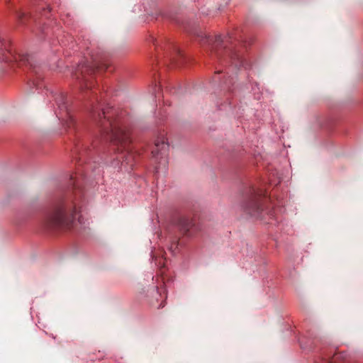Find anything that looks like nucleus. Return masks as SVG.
Here are the masks:
<instances>
[{
  "instance_id": "f257e3e1",
  "label": "nucleus",
  "mask_w": 363,
  "mask_h": 363,
  "mask_svg": "<svg viewBox=\"0 0 363 363\" xmlns=\"http://www.w3.org/2000/svg\"><path fill=\"white\" fill-rule=\"evenodd\" d=\"M70 179L72 189L59 198L43 217V225L48 230H68L72 226L82 194L77 176Z\"/></svg>"
},
{
  "instance_id": "f03ea898",
  "label": "nucleus",
  "mask_w": 363,
  "mask_h": 363,
  "mask_svg": "<svg viewBox=\"0 0 363 363\" xmlns=\"http://www.w3.org/2000/svg\"><path fill=\"white\" fill-rule=\"evenodd\" d=\"M91 114L96 128L102 134L123 136L129 133L128 118L113 107L104 108L101 112L93 108Z\"/></svg>"
},
{
  "instance_id": "7ed1b4c3",
  "label": "nucleus",
  "mask_w": 363,
  "mask_h": 363,
  "mask_svg": "<svg viewBox=\"0 0 363 363\" xmlns=\"http://www.w3.org/2000/svg\"><path fill=\"white\" fill-rule=\"evenodd\" d=\"M265 196V190L255 187L250 188L242 204L243 211L251 216L262 218V205Z\"/></svg>"
},
{
  "instance_id": "20e7f679",
  "label": "nucleus",
  "mask_w": 363,
  "mask_h": 363,
  "mask_svg": "<svg viewBox=\"0 0 363 363\" xmlns=\"http://www.w3.org/2000/svg\"><path fill=\"white\" fill-rule=\"evenodd\" d=\"M91 47H86L87 55L91 56L92 60L91 65L80 64L74 73V77L78 79L82 86L84 88H90L91 86V82L87 78L88 76L91 74L95 69H101V66L99 64L96 57L93 53L94 45L89 43Z\"/></svg>"
},
{
  "instance_id": "39448f33",
  "label": "nucleus",
  "mask_w": 363,
  "mask_h": 363,
  "mask_svg": "<svg viewBox=\"0 0 363 363\" xmlns=\"http://www.w3.org/2000/svg\"><path fill=\"white\" fill-rule=\"evenodd\" d=\"M169 149V143L166 141V138H155L154 145L152 147V155L157 164V171L160 169H165L167 167V151Z\"/></svg>"
},
{
  "instance_id": "423d86ee",
  "label": "nucleus",
  "mask_w": 363,
  "mask_h": 363,
  "mask_svg": "<svg viewBox=\"0 0 363 363\" xmlns=\"http://www.w3.org/2000/svg\"><path fill=\"white\" fill-rule=\"evenodd\" d=\"M7 43L0 38V60L5 62L16 61L19 65L33 66V57L28 54H13L6 49Z\"/></svg>"
},
{
  "instance_id": "0eeeda50",
  "label": "nucleus",
  "mask_w": 363,
  "mask_h": 363,
  "mask_svg": "<svg viewBox=\"0 0 363 363\" xmlns=\"http://www.w3.org/2000/svg\"><path fill=\"white\" fill-rule=\"evenodd\" d=\"M55 101L60 109V113L57 115L59 119H62L66 125L71 127L74 123V119L67 108L66 96L63 94H57L55 97Z\"/></svg>"
},
{
  "instance_id": "6e6552de",
  "label": "nucleus",
  "mask_w": 363,
  "mask_h": 363,
  "mask_svg": "<svg viewBox=\"0 0 363 363\" xmlns=\"http://www.w3.org/2000/svg\"><path fill=\"white\" fill-rule=\"evenodd\" d=\"M177 226L181 233L184 235L191 236L195 233L194 223L189 217H179L177 220Z\"/></svg>"
},
{
  "instance_id": "1a4fd4ad",
  "label": "nucleus",
  "mask_w": 363,
  "mask_h": 363,
  "mask_svg": "<svg viewBox=\"0 0 363 363\" xmlns=\"http://www.w3.org/2000/svg\"><path fill=\"white\" fill-rule=\"evenodd\" d=\"M205 43L211 45L212 51H215L218 56H220L219 50L223 48V39L220 35L216 37L206 36L203 39Z\"/></svg>"
},
{
  "instance_id": "9d476101",
  "label": "nucleus",
  "mask_w": 363,
  "mask_h": 363,
  "mask_svg": "<svg viewBox=\"0 0 363 363\" xmlns=\"http://www.w3.org/2000/svg\"><path fill=\"white\" fill-rule=\"evenodd\" d=\"M229 55H230V58L232 62V64H234L235 67L238 65V63L242 62L240 57L236 53L230 51Z\"/></svg>"
},
{
  "instance_id": "9b49d317",
  "label": "nucleus",
  "mask_w": 363,
  "mask_h": 363,
  "mask_svg": "<svg viewBox=\"0 0 363 363\" xmlns=\"http://www.w3.org/2000/svg\"><path fill=\"white\" fill-rule=\"evenodd\" d=\"M177 246H178V240H174L172 241V243L171 244L170 247H169V250L174 253L176 250L177 249Z\"/></svg>"
},
{
  "instance_id": "f8f14e48",
  "label": "nucleus",
  "mask_w": 363,
  "mask_h": 363,
  "mask_svg": "<svg viewBox=\"0 0 363 363\" xmlns=\"http://www.w3.org/2000/svg\"><path fill=\"white\" fill-rule=\"evenodd\" d=\"M342 357V354H335L333 357H332V359L330 361V363H337V361L339 360V359Z\"/></svg>"
},
{
  "instance_id": "ddd939ff",
  "label": "nucleus",
  "mask_w": 363,
  "mask_h": 363,
  "mask_svg": "<svg viewBox=\"0 0 363 363\" xmlns=\"http://www.w3.org/2000/svg\"><path fill=\"white\" fill-rule=\"evenodd\" d=\"M23 15H24V14H23V13H19V14H18V18H19L20 19H21V18H23Z\"/></svg>"
},
{
  "instance_id": "4468645a",
  "label": "nucleus",
  "mask_w": 363,
  "mask_h": 363,
  "mask_svg": "<svg viewBox=\"0 0 363 363\" xmlns=\"http://www.w3.org/2000/svg\"><path fill=\"white\" fill-rule=\"evenodd\" d=\"M164 304H161V305H160V306H159V307H160V308H162V307H164Z\"/></svg>"
}]
</instances>
